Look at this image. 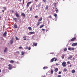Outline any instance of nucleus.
I'll return each mask as SVG.
<instances>
[{
	"instance_id": "nucleus-1",
	"label": "nucleus",
	"mask_w": 77,
	"mask_h": 77,
	"mask_svg": "<svg viewBox=\"0 0 77 77\" xmlns=\"http://www.w3.org/2000/svg\"><path fill=\"white\" fill-rule=\"evenodd\" d=\"M62 65L63 66L66 67V62L64 61L62 63Z\"/></svg>"
},
{
	"instance_id": "nucleus-2",
	"label": "nucleus",
	"mask_w": 77,
	"mask_h": 77,
	"mask_svg": "<svg viewBox=\"0 0 77 77\" xmlns=\"http://www.w3.org/2000/svg\"><path fill=\"white\" fill-rule=\"evenodd\" d=\"M31 3H32V2H30L27 3L26 5V7L27 8H29V6L30 5V4H31Z\"/></svg>"
},
{
	"instance_id": "nucleus-3",
	"label": "nucleus",
	"mask_w": 77,
	"mask_h": 77,
	"mask_svg": "<svg viewBox=\"0 0 77 77\" xmlns=\"http://www.w3.org/2000/svg\"><path fill=\"white\" fill-rule=\"evenodd\" d=\"M8 69L10 70H11V69H12V65L9 64L8 65Z\"/></svg>"
},
{
	"instance_id": "nucleus-4",
	"label": "nucleus",
	"mask_w": 77,
	"mask_h": 77,
	"mask_svg": "<svg viewBox=\"0 0 77 77\" xmlns=\"http://www.w3.org/2000/svg\"><path fill=\"white\" fill-rule=\"evenodd\" d=\"M75 39H76V38L74 37L71 39L70 41L71 42H72L73 41H74V40H75Z\"/></svg>"
},
{
	"instance_id": "nucleus-5",
	"label": "nucleus",
	"mask_w": 77,
	"mask_h": 77,
	"mask_svg": "<svg viewBox=\"0 0 77 77\" xmlns=\"http://www.w3.org/2000/svg\"><path fill=\"white\" fill-rule=\"evenodd\" d=\"M74 49H75V48H68V50H74Z\"/></svg>"
},
{
	"instance_id": "nucleus-6",
	"label": "nucleus",
	"mask_w": 77,
	"mask_h": 77,
	"mask_svg": "<svg viewBox=\"0 0 77 77\" xmlns=\"http://www.w3.org/2000/svg\"><path fill=\"white\" fill-rule=\"evenodd\" d=\"M6 35H7V32L6 31H5V33L3 34V37H6Z\"/></svg>"
},
{
	"instance_id": "nucleus-7",
	"label": "nucleus",
	"mask_w": 77,
	"mask_h": 77,
	"mask_svg": "<svg viewBox=\"0 0 77 77\" xmlns=\"http://www.w3.org/2000/svg\"><path fill=\"white\" fill-rule=\"evenodd\" d=\"M72 45L73 47H74H74H75V46H77V43H73Z\"/></svg>"
},
{
	"instance_id": "nucleus-8",
	"label": "nucleus",
	"mask_w": 77,
	"mask_h": 77,
	"mask_svg": "<svg viewBox=\"0 0 77 77\" xmlns=\"http://www.w3.org/2000/svg\"><path fill=\"white\" fill-rule=\"evenodd\" d=\"M15 14L16 15V16L17 17H20V15L18 14V12H16L15 13Z\"/></svg>"
},
{
	"instance_id": "nucleus-9",
	"label": "nucleus",
	"mask_w": 77,
	"mask_h": 77,
	"mask_svg": "<svg viewBox=\"0 0 77 77\" xmlns=\"http://www.w3.org/2000/svg\"><path fill=\"white\" fill-rule=\"evenodd\" d=\"M72 56L70 55L69 57H68L67 59L68 60H69V59H72Z\"/></svg>"
},
{
	"instance_id": "nucleus-10",
	"label": "nucleus",
	"mask_w": 77,
	"mask_h": 77,
	"mask_svg": "<svg viewBox=\"0 0 77 77\" xmlns=\"http://www.w3.org/2000/svg\"><path fill=\"white\" fill-rule=\"evenodd\" d=\"M55 59H56V57H55L53 58L52 59H51V62H53L54 61V60Z\"/></svg>"
},
{
	"instance_id": "nucleus-11",
	"label": "nucleus",
	"mask_w": 77,
	"mask_h": 77,
	"mask_svg": "<svg viewBox=\"0 0 77 77\" xmlns=\"http://www.w3.org/2000/svg\"><path fill=\"white\" fill-rule=\"evenodd\" d=\"M14 28H16V29H17V28H18V26H17V24L14 25Z\"/></svg>"
},
{
	"instance_id": "nucleus-12",
	"label": "nucleus",
	"mask_w": 77,
	"mask_h": 77,
	"mask_svg": "<svg viewBox=\"0 0 77 77\" xmlns=\"http://www.w3.org/2000/svg\"><path fill=\"white\" fill-rule=\"evenodd\" d=\"M37 43H34L33 44V45H32V46L33 47H34V46H37Z\"/></svg>"
},
{
	"instance_id": "nucleus-13",
	"label": "nucleus",
	"mask_w": 77,
	"mask_h": 77,
	"mask_svg": "<svg viewBox=\"0 0 77 77\" xmlns=\"http://www.w3.org/2000/svg\"><path fill=\"white\" fill-rule=\"evenodd\" d=\"M10 44H13V38L10 40Z\"/></svg>"
},
{
	"instance_id": "nucleus-14",
	"label": "nucleus",
	"mask_w": 77,
	"mask_h": 77,
	"mask_svg": "<svg viewBox=\"0 0 77 77\" xmlns=\"http://www.w3.org/2000/svg\"><path fill=\"white\" fill-rule=\"evenodd\" d=\"M55 72H57V71H58V68H56L54 70Z\"/></svg>"
},
{
	"instance_id": "nucleus-15",
	"label": "nucleus",
	"mask_w": 77,
	"mask_h": 77,
	"mask_svg": "<svg viewBox=\"0 0 77 77\" xmlns=\"http://www.w3.org/2000/svg\"><path fill=\"white\" fill-rule=\"evenodd\" d=\"M42 17H40L38 20V21H42Z\"/></svg>"
},
{
	"instance_id": "nucleus-16",
	"label": "nucleus",
	"mask_w": 77,
	"mask_h": 77,
	"mask_svg": "<svg viewBox=\"0 0 77 77\" xmlns=\"http://www.w3.org/2000/svg\"><path fill=\"white\" fill-rule=\"evenodd\" d=\"M7 52V47H6L5 48V49L4 51V53H6Z\"/></svg>"
},
{
	"instance_id": "nucleus-17",
	"label": "nucleus",
	"mask_w": 77,
	"mask_h": 77,
	"mask_svg": "<svg viewBox=\"0 0 77 77\" xmlns=\"http://www.w3.org/2000/svg\"><path fill=\"white\" fill-rule=\"evenodd\" d=\"M29 33H30L31 35H32L33 34H35V33L34 32H29Z\"/></svg>"
},
{
	"instance_id": "nucleus-18",
	"label": "nucleus",
	"mask_w": 77,
	"mask_h": 77,
	"mask_svg": "<svg viewBox=\"0 0 77 77\" xmlns=\"http://www.w3.org/2000/svg\"><path fill=\"white\" fill-rule=\"evenodd\" d=\"M21 15H22V16H23V17H26V15H25V14H24V13H22Z\"/></svg>"
},
{
	"instance_id": "nucleus-19",
	"label": "nucleus",
	"mask_w": 77,
	"mask_h": 77,
	"mask_svg": "<svg viewBox=\"0 0 77 77\" xmlns=\"http://www.w3.org/2000/svg\"><path fill=\"white\" fill-rule=\"evenodd\" d=\"M13 19L14 20H15V21L16 22H17V18H13Z\"/></svg>"
},
{
	"instance_id": "nucleus-20",
	"label": "nucleus",
	"mask_w": 77,
	"mask_h": 77,
	"mask_svg": "<svg viewBox=\"0 0 77 77\" xmlns=\"http://www.w3.org/2000/svg\"><path fill=\"white\" fill-rule=\"evenodd\" d=\"M26 37H27V36H25L23 37V38H25L23 39V40H24V41L26 40Z\"/></svg>"
},
{
	"instance_id": "nucleus-21",
	"label": "nucleus",
	"mask_w": 77,
	"mask_h": 77,
	"mask_svg": "<svg viewBox=\"0 0 77 77\" xmlns=\"http://www.w3.org/2000/svg\"><path fill=\"white\" fill-rule=\"evenodd\" d=\"M47 68H48V67H47V66H45L43 68V69H47Z\"/></svg>"
},
{
	"instance_id": "nucleus-22",
	"label": "nucleus",
	"mask_w": 77,
	"mask_h": 77,
	"mask_svg": "<svg viewBox=\"0 0 77 77\" xmlns=\"http://www.w3.org/2000/svg\"><path fill=\"white\" fill-rule=\"evenodd\" d=\"M48 9V5H47L45 7L46 10H47Z\"/></svg>"
},
{
	"instance_id": "nucleus-23",
	"label": "nucleus",
	"mask_w": 77,
	"mask_h": 77,
	"mask_svg": "<svg viewBox=\"0 0 77 77\" xmlns=\"http://www.w3.org/2000/svg\"><path fill=\"white\" fill-rule=\"evenodd\" d=\"M28 29H29L30 30H32V28L30 27H29L28 28Z\"/></svg>"
},
{
	"instance_id": "nucleus-24",
	"label": "nucleus",
	"mask_w": 77,
	"mask_h": 77,
	"mask_svg": "<svg viewBox=\"0 0 77 77\" xmlns=\"http://www.w3.org/2000/svg\"><path fill=\"white\" fill-rule=\"evenodd\" d=\"M41 23L40 22H38L36 24V26H38L40 24V23Z\"/></svg>"
},
{
	"instance_id": "nucleus-25",
	"label": "nucleus",
	"mask_w": 77,
	"mask_h": 77,
	"mask_svg": "<svg viewBox=\"0 0 77 77\" xmlns=\"http://www.w3.org/2000/svg\"><path fill=\"white\" fill-rule=\"evenodd\" d=\"M21 53L22 55H24V54L25 53V52H24L23 51H21Z\"/></svg>"
},
{
	"instance_id": "nucleus-26",
	"label": "nucleus",
	"mask_w": 77,
	"mask_h": 77,
	"mask_svg": "<svg viewBox=\"0 0 77 77\" xmlns=\"http://www.w3.org/2000/svg\"><path fill=\"white\" fill-rule=\"evenodd\" d=\"M10 62L11 63H14V61L13 60H11Z\"/></svg>"
},
{
	"instance_id": "nucleus-27",
	"label": "nucleus",
	"mask_w": 77,
	"mask_h": 77,
	"mask_svg": "<svg viewBox=\"0 0 77 77\" xmlns=\"http://www.w3.org/2000/svg\"><path fill=\"white\" fill-rule=\"evenodd\" d=\"M75 72V70H72V73H74Z\"/></svg>"
},
{
	"instance_id": "nucleus-28",
	"label": "nucleus",
	"mask_w": 77,
	"mask_h": 77,
	"mask_svg": "<svg viewBox=\"0 0 77 77\" xmlns=\"http://www.w3.org/2000/svg\"><path fill=\"white\" fill-rule=\"evenodd\" d=\"M53 72H54V71L52 69L51 72V74H53Z\"/></svg>"
},
{
	"instance_id": "nucleus-29",
	"label": "nucleus",
	"mask_w": 77,
	"mask_h": 77,
	"mask_svg": "<svg viewBox=\"0 0 77 77\" xmlns=\"http://www.w3.org/2000/svg\"><path fill=\"white\" fill-rule=\"evenodd\" d=\"M54 16L55 17V18H56L57 17V15L56 14H54Z\"/></svg>"
},
{
	"instance_id": "nucleus-30",
	"label": "nucleus",
	"mask_w": 77,
	"mask_h": 77,
	"mask_svg": "<svg viewBox=\"0 0 77 77\" xmlns=\"http://www.w3.org/2000/svg\"><path fill=\"white\" fill-rule=\"evenodd\" d=\"M44 26V25H41L40 26V28L41 29V28H42V27H43Z\"/></svg>"
},
{
	"instance_id": "nucleus-31",
	"label": "nucleus",
	"mask_w": 77,
	"mask_h": 77,
	"mask_svg": "<svg viewBox=\"0 0 77 77\" xmlns=\"http://www.w3.org/2000/svg\"><path fill=\"white\" fill-rule=\"evenodd\" d=\"M67 50V48H65L64 49V51H66Z\"/></svg>"
},
{
	"instance_id": "nucleus-32",
	"label": "nucleus",
	"mask_w": 77,
	"mask_h": 77,
	"mask_svg": "<svg viewBox=\"0 0 77 77\" xmlns=\"http://www.w3.org/2000/svg\"><path fill=\"white\" fill-rule=\"evenodd\" d=\"M64 72H66V71H67V69H64Z\"/></svg>"
},
{
	"instance_id": "nucleus-33",
	"label": "nucleus",
	"mask_w": 77,
	"mask_h": 77,
	"mask_svg": "<svg viewBox=\"0 0 77 77\" xmlns=\"http://www.w3.org/2000/svg\"><path fill=\"white\" fill-rule=\"evenodd\" d=\"M3 8L5 11H6V7H3Z\"/></svg>"
},
{
	"instance_id": "nucleus-34",
	"label": "nucleus",
	"mask_w": 77,
	"mask_h": 77,
	"mask_svg": "<svg viewBox=\"0 0 77 77\" xmlns=\"http://www.w3.org/2000/svg\"><path fill=\"white\" fill-rule=\"evenodd\" d=\"M16 39L17 41H18V40H19V38H18V37H16Z\"/></svg>"
},
{
	"instance_id": "nucleus-35",
	"label": "nucleus",
	"mask_w": 77,
	"mask_h": 77,
	"mask_svg": "<svg viewBox=\"0 0 77 77\" xmlns=\"http://www.w3.org/2000/svg\"><path fill=\"white\" fill-rule=\"evenodd\" d=\"M32 9H33V8H32V7H31L30 8V11H32Z\"/></svg>"
},
{
	"instance_id": "nucleus-36",
	"label": "nucleus",
	"mask_w": 77,
	"mask_h": 77,
	"mask_svg": "<svg viewBox=\"0 0 77 77\" xmlns=\"http://www.w3.org/2000/svg\"><path fill=\"white\" fill-rule=\"evenodd\" d=\"M17 53V54H20V52L19 51H17L16 52Z\"/></svg>"
},
{
	"instance_id": "nucleus-37",
	"label": "nucleus",
	"mask_w": 77,
	"mask_h": 77,
	"mask_svg": "<svg viewBox=\"0 0 77 77\" xmlns=\"http://www.w3.org/2000/svg\"><path fill=\"white\" fill-rule=\"evenodd\" d=\"M55 11L56 12V13H57V12H59V10H58V9L57 10H55Z\"/></svg>"
},
{
	"instance_id": "nucleus-38",
	"label": "nucleus",
	"mask_w": 77,
	"mask_h": 77,
	"mask_svg": "<svg viewBox=\"0 0 77 77\" xmlns=\"http://www.w3.org/2000/svg\"><path fill=\"white\" fill-rule=\"evenodd\" d=\"M31 49V48H30V47H29L28 48L29 50H30Z\"/></svg>"
},
{
	"instance_id": "nucleus-39",
	"label": "nucleus",
	"mask_w": 77,
	"mask_h": 77,
	"mask_svg": "<svg viewBox=\"0 0 77 77\" xmlns=\"http://www.w3.org/2000/svg\"><path fill=\"white\" fill-rule=\"evenodd\" d=\"M64 56H65V55L63 54V57H62V59H64Z\"/></svg>"
},
{
	"instance_id": "nucleus-40",
	"label": "nucleus",
	"mask_w": 77,
	"mask_h": 77,
	"mask_svg": "<svg viewBox=\"0 0 77 77\" xmlns=\"http://www.w3.org/2000/svg\"><path fill=\"white\" fill-rule=\"evenodd\" d=\"M57 60V58H55L54 60L55 62H56Z\"/></svg>"
},
{
	"instance_id": "nucleus-41",
	"label": "nucleus",
	"mask_w": 77,
	"mask_h": 77,
	"mask_svg": "<svg viewBox=\"0 0 77 77\" xmlns=\"http://www.w3.org/2000/svg\"><path fill=\"white\" fill-rule=\"evenodd\" d=\"M49 18H52V17H51V15H50L49 16Z\"/></svg>"
},
{
	"instance_id": "nucleus-42",
	"label": "nucleus",
	"mask_w": 77,
	"mask_h": 77,
	"mask_svg": "<svg viewBox=\"0 0 77 77\" xmlns=\"http://www.w3.org/2000/svg\"><path fill=\"white\" fill-rule=\"evenodd\" d=\"M67 64H70V62H69V61H68L67 62Z\"/></svg>"
},
{
	"instance_id": "nucleus-43",
	"label": "nucleus",
	"mask_w": 77,
	"mask_h": 77,
	"mask_svg": "<svg viewBox=\"0 0 77 77\" xmlns=\"http://www.w3.org/2000/svg\"><path fill=\"white\" fill-rule=\"evenodd\" d=\"M22 48V47L21 46H20L19 48V49H21V48Z\"/></svg>"
},
{
	"instance_id": "nucleus-44",
	"label": "nucleus",
	"mask_w": 77,
	"mask_h": 77,
	"mask_svg": "<svg viewBox=\"0 0 77 77\" xmlns=\"http://www.w3.org/2000/svg\"><path fill=\"white\" fill-rule=\"evenodd\" d=\"M23 5H24V0H23Z\"/></svg>"
},
{
	"instance_id": "nucleus-45",
	"label": "nucleus",
	"mask_w": 77,
	"mask_h": 77,
	"mask_svg": "<svg viewBox=\"0 0 77 77\" xmlns=\"http://www.w3.org/2000/svg\"><path fill=\"white\" fill-rule=\"evenodd\" d=\"M35 18H38V16H35Z\"/></svg>"
},
{
	"instance_id": "nucleus-46",
	"label": "nucleus",
	"mask_w": 77,
	"mask_h": 77,
	"mask_svg": "<svg viewBox=\"0 0 77 77\" xmlns=\"http://www.w3.org/2000/svg\"><path fill=\"white\" fill-rule=\"evenodd\" d=\"M42 30H43V31H44L45 30V29H42Z\"/></svg>"
},
{
	"instance_id": "nucleus-47",
	"label": "nucleus",
	"mask_w": 77,
	"mask_h": 77,
	"mask_svg": "<svg viewBox=\"0 0 77 77\" xmlns=\"http://www.w3.org/2000/svg\"><path fill=\"white\" fill-rule=\"evenodd\" d=\"M28 47L27 46H26V47L25 48L26 49H28Z\"/></svg>"
},
{
	"instance_id": "nucleus-48",
	"label": "nucleus",
	"mask_w": 77,
	"mask_h": 77,
	"mask_svg": "<svg viewBox=\"0 0 77 77\" xmlns=\"http://www.w3.org/2000/svg\"><path fill=\"white\" fill-rule=\"evenodd\" d=\"M61 72H60V71L59 72V74H61Z\"/></svg>"
},
{
	"instance_id": "nucleus-49",
	"label": "nucleus",
	"mask_w": 77,
	"mask_h": 77,
	"mask_svg": "<svg viewBox=\"0 0 77 77\" xmlns=\"http://www.w3.org/2000/svg\"><path fill=\"white\" fill-rule=\"evenodd\" d=\"M50 54H54V53L53 52L50 53Z\"/></svg>"
},
{
	"instance_id": "nucleus-50",
	"label": "nucleus",
	"mask_w": 77,
	"mask_h": 77,
	"mask_svg": "<svg viewBox=\"0 0 77 77\" xmlns=\"http://www.w3.org/2000/svg\"><path fill=\"white\" fill-rule=\"evenodd\" d=\"M43 2H46V0H42Z\"/></svg>"
},
{
	"instance_id": "nucleus-51",
	"label": "nucleus",
	"mask_w": 77,
	"mask_h": 77,
	"mask_svg": "<svg viewBox=\"0 0 77 77\" xmlns=\"http://www.w3.org/2000/svg\"><path fill=\"white\" fill-rule=\"evenodd\" d=\"M61 77V75H58V77Z\"/></svg>"
},
{
	"instance_id": "nucleus-52",
	"label": "nucleus",
	"mask_w": 77,
	"mask_h": 77,
	"mask_svg": "<svg viewBox=\"0 0 77 77\" xmlns=\"http://www.w3.org/2000/svg\"><path fill=\"white\" fill-rule=\"evenodd\" d=\"M72 65L71 64L70 65V67H71Z\"/></svg>"
},
{
	"instance_id": "nucleus-53",
	"label": "nucleus",
	"mask_w": 77,
	"mask_h": 77,
	"mask_svg": "<svg viewBox=\"0 0 77 77\" xmlns=\"http://www.w3.org/2000/svg\"><path fill=\"white\" fill-rule=\"evenodd\" d=\"M0 72H2V70L1 69H0Z\"/></svg>"
},
{
	"instance_id": "nucleus-54",
	"label": "nucleus",
	"mask_w": 77,
	"mask_h": 77,
	"mask_svg": "<svg viewBox=\"0 0 77 77\" xmlns=\"http://www.w3.org/2000/svg\"><path fill=\"white\" fill-rule=\"evenodd\" d=\"M19 1H20V2H21V0H18Z\"/></svg>"
},
{
	"instance_id": "nucleus-55",
	"label": "nucleus",
	"mask_w": 77,
	"mask_h": 77,
	"mask_svg": "<svg viewBox=\"0 0 77 77\" xmlns=\"http://www.w3.org/2000/svg\"><path fill=\"white\" fill-rule=\"evenodd\" d=\"M14 12V11L13 10H12V12L13 13Z\"/></svg>"
},
{
	"instance_id": "nucleus-56",
	"label": "nucleus",
	"mask_w": 77,
	"mask_h": 77,
	"mask_svg": "<svg viewBox=\"0 0 77 77\" xmlns=\"http://www.w3.org/2000/svg\"><path fill=\"white\" fill-rule=\"evenodd\" d=\"M2 18V17H0V20H1V18Z\"/></svg>"
},
{
	"instance_id": "nucleus-57",
	"label": "nucleus",
	"mask_w": 77,
	"mask_h": 77,
	"mask_svg": "<svg viewBox=\"0 0 77 77\" xmlns=\"http://www.w3.org/2000/svg\"><path fill=\"white\" fill-rule=\"evenodd\" d=\"M2 12H5V11L4 10H2Z\"/></svg>"
},
{
	"instance_id": "nucleus-58",
	"label": "nucleus",
	"mask_w": 77,
	"mask_h": 77,
	"mask_svg": "<svg viewBox=\"0 0 77 77\" xmlns=\"http://www.w3.org/2000/svg\"><path fill=\"white\" fill-rule=\"evenodd\" d=\"M38 0H35V1L36 2V1H38Z\"/></svg>"
},
{
	"instance_id": "nucleus-59",
	"label": "nucleus",
	"mask_w": 77,
	"mask_h": 77,
	"mask_svg": "<svg viewBox=\"0 0 77 77\" xmlns=\"http://www.w3.org/2000/svg\"><path fill=\"white\" fill-rule=\"evenodd\" d=\"M59 65V64H57H57H56V65Z\"/></svg>"
},
{
	"instance_id": "nucleus-60",
	"label": "nucleus",
	"mask_w": 77,
	"mask_h": 77,
	"mask_svg": "<svg viewBox=\"0 0 77 77\" xmlns=\"http://www.w3.org/2000/svg\"><path fill=\"white\" fill-rule=\"evenodd\" d=\"M56 9H57V8H56Z\"/></svg>"
},
{
	"instance_id": "nucleus-61",
	"label": "nucleus",
	"mask_w": 77,
	"mask_h": 77,
	"mask_svg": "<svg viewBox=\"0 0 77 77\" xmlns=\"http://www.w3.org/2000/svg\"><path fill=\"white\" fill-rule=\"evenodd\" d=\"M53 9H54V7H53Z\"/></svg>"
},
{
	"instance_id": "nucleus-62",
	"label": "nucleus",
	"mask_w": 77,
	"mask_h": 77,
	"mask_svg": "<svg viewBox=\"0 0 77 77\" xmlns=\"http://www.w3.org/2000/svg\"><path fill=\"white\" fill-rule=\"evenodd\" d=\"M6 1H8V0H5Z\"/></svg>"
},
{
	"instance_id": "nucleus-63",
	"label": "nucleus",
	"mask_w": 77,
	"mask_h": 77,
	"mask_svg": "<svg viewBox=\"0 0 77 77\" xmlns=\"http://www.w3.org/2000/svg\"><path fill=\"white\" fill-rule=\"evenodd\" d=\"M64 0H63V1H64Z\"/></svg>"
}]
</instances>
